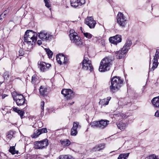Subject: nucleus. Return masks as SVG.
<instances>
[{
	"label": "nucleus",
	"instance_id": "20e7f679",
	"mask_svg": "<svg viewBox=\"0 0 159 159\" xmlns=\"http://www.w3.org/2000/svg\"><path fill=\"white\" fill-rule=\"evenodd\" d=\"M35 34L32 30H27L24 35V42L32 45L33 44V43H35L37 41V35L35 36Z\"/></svg>",
	"mask_w": 159,
	"mask_h": 159
},
{
	"label": "nucleus",
	"instance_id": "f3484780",
	"mask_svg": "<svg viewBox=\"0 0 159 159\" xmlns=\"http://www.w3.org/2000/svg\"><path fill=\"white\" fill-rule=\"evenodd\" d=\"M151 102L154 107L159 109V96L153 98Z\"/></svg>",
	"mask_w": 159,
	"mask_h": 159
},
{
	"label": "nucleus",
	"instance_id": "4468645a",
	"mask_svg": "<svg viewBox=\"0 0 159 159\" xmlns=\"http://www.w3.org/2000/svg\"><path fill=\"white\" fill-rule=\"evenodd\" d=\"M71 6L76 7L79 6H81L85 3V0H70Z\"/></svg>",
	"mask_w": 159,
	"mask_h": 159
},
{
	"label": "nucleus",
	"instance_id": "7c9ffc66",
	"mask_svg": "<svg viewBox=\"0 0 159 159\" xmlns=\"http://www.w3.org/2000/svg\"><path fill=\"white\" fill-rule=\"evenodd\" d=\"M10 76V73L7 71L5 72L3 74V76L5 80H8Z\"/></svg>",
	"mask_w": 159,
	"mask_h": 159
},
{
	"label": "nucleus",
	"instance_id": "473e14b6",
	"mask_svg": "<svg viewBox=\"0 0 159 159\" xmlns=\"http://www.w3.org/2000/svg\"><path fill=\"white\" fill-rule=\"evenodd\" d=\"M37 80V76L35 75H33L32 77L31 82L32 84H35Z\"/></svg>",
	"mask_w": 159,
	"mask_h": 159
},
{
	"label": "nucleus",
	"instance_id": "9d476101",
	"mask_svg": "<svg viewBox=\"0 0 159 159\" xmlns=\"http://www.w3.org/2000/svg\"><path fill=\"white\" fill-rule=\"evenodd\" d=\"M39 33V38L43 40H50L53 38L52 35L48 33L45 32V31H41Z\"/></svg>",
	"mask_w": 159,
	"mask_h": 159
},
{
	"label": "nucleus",
	"instance_id": "7ed1b4c3",
	"mask_svg": "<svg viewBox=\"0 0 159 159\" xmlns=\"http://www.w3.org/2000/svg\"><path fill=\"white\" fill-rule=\"evenodd\" d=\"M131 44V41L129 39H127L123 48L121 50L116 52L115 54L116 58L121 59L124 57L125 56V54L130 48V47Z\"/></svg>",
	"mask_w": 159,
	"mask_h": 159
},
{
	"label": "nucleus",
	"instance_id": "cd10ccee",
	"mask_svg": "<svg viewBox=\"0 0 159 159\" xmlns=\"http://www.w3.org/2000/svg\"><path fill=\"white\" fill-rule=\"evenodd\" d=\"M57 159H72L71 156L67 155L60 156Z\"/></svg>",
	"mask_w": 159,
	"mask_h": 159
},
{
	"label": "nucleus",
	"instance_id": "f03ea898",
	"mask_svg": "<svg viewBox=\"0 0 159 159\" xmlns=\"http://www.w3.org/2000/svg\"><path fill=\"white\" fill-rule=\"evenodd\" d=\"M113 61L112 57H108L104 58L101 61L99 70L101 72H104L109 70L110 66L111 65Z\"/></svg>",
	"mask_w": 159,
	"mask_h": 159
},
{
	"label": "nucleus",
	"instance_id": "412c9836",
	"mask_svg": "<svg viewBox=\"0 0 159 159\" xmlns=\"http://www.w3.org/2000/svg\"><path fill=\"white\" fill-rule=\"evenodd\" d=\"M153 66L150 69L151 70H153L158 65V59L154 57L153 59Z\"/></svg>",
	"mask_w": 159,
	"mask_h": 159
},
{
	"label": "nucleus",
	"instance_id": "bb28decb",
	"mask_svg": "<svg viewBox=\"0 0 159 159\" xmlns=\"http://www.w3.org/2000/svg\"><path fill=\"white\" fill-rule=\"evenodd\" d=\"M78 34L74 30H72L70 31V39H72V37L78 35Z\"/></svg>",
	"mask_w": 159,
	"mask_h": 159
},
{
	"label": "nucleus",
	"instance_id": "ea45409f",
	"mask_svg": "<svg viewBox=\"0 0 159 159\" xmlns=\"http://www.w3.org/2000/svg\"><path fill=\"white\" fill-rule=\"evenodd\" d=\"M44 1L45 3V6L48 8H49L51 7V5L49 3L47 0H44Z\"/></svg>",
	"mask_w": 159,
	"mask_h": 159
},
{
	"label": "nucleus",
	"instance_id": "a18cd8bd",
	"mask_svg": "<svg viewBox=\"0 0 159 159\" xmlns=\"http://www.w3.org/2000/svg\"><path fill=\"white\" fill-rule=\"evenodd\" d=\"M111 97H107V98L106 99V104H108L109 103V100L111 99Z\"/></svg>",
	"mask_w": 159,
	"mask_h": 159
},
{
	"label": "nucleus",
	"instance_id": "72a5a7b5",
	"mask_svg": "<svg viewBox=\"0 0 159 159\" xmlns=\"http://www.w3.org/2000/svg\"><path fill=\"white\" fill-rule=\"evenodd\" d=\"M99 104L102 106H105L108 104H106V100L105 98L100 100Z\"/></svg>",
	"mask_w": 159,
	"mask_h": 159
},
{
	"label": "nucleus",
	"instance_id": "5701e85b",
	"mask_svg": "<svg viewBox=\"0 0 159 159\" xmlns=\"http://www.w3.org/2000/svg\"><path fill=\"white\" fill-rule=\"evenodd\" d=\"M17 105L18 106H21L23 105L25 102V99H22L16 100L15 101Z\"/></svg>",
	"mask_w": 159,
	"mask_h": 159
},
{
	"label": "nucleus",
	"instance_id": "0eeeda50",
	"mask_svg": "<svg viewBox=\"0 0 159 159\" xmlns=\"http://www.w3.org/2000/svg\"><path fill=\"white\" fill-rule=\"evenodd\" d=\"M61 93L67 100L72 99L74 97V93L70 89H63Z\"/></svg>",
	"mask_w": 159,
	"mask_h": 159
},
{
	"label": "nucleus",
	"instance_id": "de8ad7c7",
	"mask_svg": "<svg viewBox=\"0 0 159 159\" xmlns=\"http://www.w3.org/2000/svg\"><path fill=\"white\" fill-rule=\"evenodd\" d=\"M68 61V58L67 57H65V59H64V61L63 62V63L66 64L67 63Z\"/></svg>",
	"mask_w": 159,
	"mask_h": 159
},
{
	"label": "nucleus",
	"instance_id": "f704fd0d",
	"mask_svg": "<svg viewBox=\"0 0 159 159\" xmlns=\"http://www.w3.org/2000/svg\"><path fill=\"white\" fill-rule=\"evenodd\" d=\"M84 35L85 37L88 39L92 38L93 37V35L89 33H84Z\"/></svg>",
	"mask_w": 159,
	"mask_h": 159
},
{
	"label": "nucleus",
	"instance_id": "6e6552de",
	"mask_svg": "<svg viewBox=\"0 0 159 159\" xmlns=\"http://www.w3.org/2000/svg\"><path fill=\"white\" fill-rule=\"evenodd\" d=\"M36 148L40 149L46 147L48 144V140L45 139L40 141H36L34 143Z\"/></svg>",
	"mask_w": 159,
	"mask_h": 159
},
{
	"label": "nucleus",
	"instance_id": "a878e982",
	"mask_svg": "<svg viewBox=\"0 0 159 159\" xmlns=\"http://www.w3.org/2000/svg\"><path fill=\"white\" fill-rule=\"evenodd\" d=\"M61 144L63 146H68L70 144V141L67 139H65L61 140Z\"/></svg>",
	"mask_w": 159,
	"mask_h": 159
},
{
	"label": "nucleus",
	"instance_id": "aec40b11",
	"mask_svg": "<svg viewBox=\"0 0 159 159\" xmlns=\"http://www.w3.org/2000/svg\"><path fill=\"white\" fill-rule=\"evenodd\" d=\"M118 129L121 130H123L125 129L128 125V124L126 123L125 124L121 121H120L118 124H116Z\"/></svg>",
	"mask_w": 159,
	"mask_h": 159
},
{
	"label": "nucleus",
	"instance_id": "3c124183",
	"mask_svg": "<svg viewBox=\"0 0 159 159\" xmlns=\"http://www.w3.org/2000/svg\"><path fill=\"white\" fill-rule=\"evenodd\" d=\"M8 96V95L5 94H2L1 95L2 99H4L6 97Z\"/></svg>",
	"mask_w": 159,
	"mask_h": 159
},
{
	"label": "nucleus",
	"instance_id": "4d7b16f0",
	"mask_svg": "<svg viewBox=\"0 0 159 159\" xmlns=\"http://www.w3.org/2000/svg\"><path fill=\"white\" fill-rule=\"evenodd\" d=\"M80 29H81V32H82V33H83V30H82V28L81 27H80Z\"/></svg>",
	"mask_w": 159,
	"mask_h": 159
},
{
	"label": "nucleus",
	"instance_id": "9b49d317",
	"mask_svg": "<svg viewBox=\"0 0 159 159\" xmlns=\"http://www.w3.org/2000/svg\"><path fill=\"white\" fill-rule=\"evenodd\" d=\"M84 23L91 29L94 28L96 24V21L93 20L92 16L88 17L85 19Z\"/></svg>",
	"mask_w": 159,
	"mask_h": 159
},
{
	"label": "nucleus",
	"instance_id": "c03bdc74",
	"mask_svg": "<svg viewBox=\"0 0 159 159\" xmlns=\"http://www.w3.org/2000/svg\"><path fill=\"white\" fill-rule=\"evenodd\" d=\"M60 59L61 61H62V63H63V62L64 61V59H65V56L63 54L60 55Z\"/></svg>",
	"mask_w": 159,
	"mask_h": 159
},
{
	"label": "nucleus",
	"instance_id": "5fc2aeb1",
	"mask_svg": "<svg viewBox=\"0 0 159 159\" xmlns=\"http://www.w3.org/2000/svg\"><path fill=\"white\" fill-rule=\"evenodd\" d=\"M37 43L38 44L40 45L41 44H42V41L41 40H38L37 41Z\"/></svg>",
	"mask_w": 159,
	"mask_h": 159
},
{
	"label": "nucleus",
	"instance_id": "09e8293b",
	"mask_svg": "<svg viewBox=\"0 0 159 159\" xmlns=\"http://www.w3.org/2000/svg\"><path fill=\"white\" fill-rule=\"evenodd\" d=\"M23 51L22 50H20L19 51V55L20 56H22L24 54Z\"/></svg>",
	"mask_w": 159,
	"mask_h": 159
},
{
	"label": "nucleus",
	"instance_id": "c9c22d12",
	"mask_svg": "<svg viewBox=\"0 0 159 159\" xmlns=\"http://www.w3.org/2000/svg\"><path fill=\"white\" fill-rule=\"evenodd\" d=\"M47 53L49 58L52 57L53 52L49 49H45Z\"/></svg>",
	"mask_w": 159,
	"mask_h": 159
},
{
	"label": "nucleus",
	"instance_id": "b1692460",
	"mask_svg": "<svg viewBox=\"0 0 159 159\" xmlns=\"http://www.w3.org/2000/svg\"><path fill=\"white\" fill-rule=\"evenodd\" d=\"M129 153H122L120 155L118 159H126L129 155Z\"/></svg>",
	"mask_w": 159,
	"mask_h": 159
},
{
	"label": "nucleus",
	"instance_id": "f257e3e1",
	"mask_svg": "<svg viewBox=\"0 0 159 159\" xmlns=\"http://www.w3.org/2000/svg\"><path fill=\"white\" fill-rule=\"evenodd\" d=\"M123 81L120 77H114L111 79V85L110 86V91L114 93L117 91L122 84Z\"/></svg>",
	"mask_w": 159,
	"mask_h": 159
},
{
	"label": "nucleus",
	"instance_id": "a211bd4d",
	"mask_svg": "<svg viewBox=\"0 0 159 159\" xmlns=\"http://www.w3.org/2000/svg\"><path fill=\"white\" fill-rule=\"evenodd\" d=\"M105 148V145L103 144H101L96 146L93 148L91 151L93 152H95L97 151H99Z\"/></svg>",
	"mask_w": 159,
	"mask_h": 159
},
{
	"label": "nucleus",
	"instance_id": "dca6fc26",
	"mask_svg": "<svg viewBox=\"0 0 159 159\" xmlns=\"http://www.w3.org/2000/svg\"><path fill=\"white\" fill-rule=\"evenodd\" d=\"M12 96L14 101L17 99L19 100L25 99L22 94L17 93L16 92L12 93Z\"/></svg>",
	"mask_w": 159,
	"mask_h": 159
},
{
	"label": "nucleus",
	"instance_id": "4be33fe9",
	"mask_svg": "<svg viewBox=\"0 0 159 159\" xmlns=\"http://www.w3.org/2000/svg\"><path fill=\"white\" fill-rule=\"evenodd\" d=\"M46 63L43 62H40V69L41 71H44L47 70L46 67Z\"/></svg>",
	"mask_w": 159,
	"mask_h": 159
},
{
	"label": "nucleus",
	"instance_id": "4c0bfd02",
	"mask_svg": "<svg viewBox=\"0 0 159 159\" xmlns=\"http://www.w3.org/2000/svg\"><path fill=\"white\" fill-rule=\"evenodd\" d=\"M60 55H61L59 56H57L56 58L57 62L59 64L61 65L62 64V61H61V59H60Z\"/></svg>",
	"mask_w": 159,
	"mask_h": 159
},
{
	"label": "nucleus",
	"instance_id": "13d9d810",
	"mask_svg": "<svg viewBox=\"0 0 159 159\" xmlns=\"http://www.w3.org/2000/svg\"><path fill=\"white\" fill-rule=\"evenodd\" d=\"M80 29H81V32H82V33H83V30H82V28L81 27H80Z\"/></svg>",
	"mask_w": 159,
	"mask_h": 159
},
{
	"label": "nucleus",
	"instance_id": "2f4dec72",
	"mask_svg": "<svg viewBox=\"0 0 159 159\" xmlns=\"http://www.w3.org/2000/svg\"><path fill=\"white\" fill-rule=\"evenodd\" d=\"M98 121H94L91 122L90 124V125H91V126L93 127H96L98 128Z\"/></svg>",
	"mask_w": 159,
	"mask_h": 159
},
{
	"label": "nucleus",
	"instance_id": "a19ab883",
	"mask_svg": "<svg viewBox=\"0 0 159 159\" xmlns=\"http://www.w3.org/2000/svg\"><path fill=\"white\" fill-rule=\"evenodd\" d=\"M149 159H159L158 157L155 155H152L149 156Z\"/></svg>",
	"mask_w": 159,
	"mask_h": 159
},
{
	"label": "nucleus",
	"instance_id": "58836bf2",
	"mask_svg": "<svg viewBox=\"0 0 159 159\" xmlns=\"http://www.w3.org/2000/svg\"><path fill=\"white\" fill-rule=\"evenodd\" d=\"M154 57L157 59L159 58V49H157L156 50V53Z\"/></svg>",
	"mask_w": 159,
	"mask_h": 159
},
{
	"label": "nucleus",
	"instance_id": "bf43d9fd",
	"mask_svg": "<svg viewBox=\"0 0 159 159\" xmlns=\"http://www.w3.org/2000/svg\"><path fill=\"white\" fill-rule=\"evenodd\" d=\"M18 79H20V78H18Z\"/></svg>",
	"mask_w": 159,
	"mask_h": 159
},
{
	"label": "nucleus",
	"instance_id": "c85d7f7f",
	"mask_svg": "<svg viewBox=\"0 0 159 159\" xmlns=\"http://www.w3.org/2000/svg\"><path fill=\"white\" fill-rule=\"evenodd\" d=\"M14 134L13 132L12 131H10L7 134L6 137L9 139H11L13 137Z\"/></svg>",
	"mask_w": 159,
	"mask_h": 159
},
{
	"label": "nucleus",
	"instance_id": "1a4fd4ad",
	"mask_svg": "<svg viewBox=\"0 0 159 159\" xmlns=\"http://www.w3.org/2000/svg\"><path fill=\"white\" fill-rule=\"evenodd\" d=\"M116 19L117 22L119 25L120 26L124 27L126 23V20L124 15L122 13L119 12L117 16Z\"/></svg>",
	"mask_w": 159,
	"mask_h": 159
},
{
	"label": "nucleus",
	"instance_id": "423d86ee",
	"mask_svg": "<svg viewBox=\"0 0 159 159\" xmlns=\"http://www.w3.org/2000/svg\"><path fill=\"white\" fill-rule=\"evenodd\" d=\"M71 43L75 44L77 47L81 48L84 46L83 40L81 38L77 35L70 39Z\"/></svg>",
	"mask_w": 159,
	"mask_h": 159
},
{
	"label": "nucleus",
	"instance_id": "ddd939ff",
	"mask_svg": "<svg viewBox=\"0 0 159 159\" xmlns=\"http://www.w3.org/2000/svg\"><path fill=\"white\" fill-rule=\"evenodd\" d=\"M81 126L79 124V123L78 122H74L73 123V126L71 129L70 134L73 136L76 135L78 132L77 131V129H80Z\"/></svg>",
	"mask_w": 159,
	"mask_h": 159
},
{
	"label": "nucleus",
	"instance_id": "680f3d73",
	"mask_svg": "<svg viewBox=\"0 0 159 159\" xmlns=\"http://www.w3.org/2000/svg\"><path fill=\"white\" fill-rule=\"evenodd\" d=\"M72 159H73L72 158Z\"/></svg>",
	"mask_w": 159,
	"mask_h": 159
},
{
	"label": "nucleus",
	"instance_id": "c756f323",
	"mask_svg": "<svg viewBox=\"0 0 159 159\" xmlns=\"http://www.w3.org/2000/svg\"><path fill=\"white\" fill-rule=\"evenodd\" d=\"M40 134V133L39 132V131L38 129L31 135V137L33 138H35L38 137Z\"/></svg>",
	"mask_w": 159,
	"mask_h": 159
},
{
	"label": "nucleus",
	"instance_id": "49530a36",
	"mask_svg": "<svg viewBox=\"0 0 159 159\" xmlns=\"http://www.w3.org/2000/svg\"><path fill=\"white\" fill-rule=\"evenodd\" d=\"M118 117L120 116L123 118L125 117V116H124V115L123 113H119V114H118Z\"/></svg>",
	"mask_w": 159,
	"mask_h": 159
},
{
	"label": "nucleus",
	"instance_id": "6e6d98bb",
	"mask_svg": "<svg viewBox=\"0 0 159 159\" xmlns=\"http://www.w3.org/2000/svg\"><path fill=\"white\" fill-rule=\"evenodd\" d=\"M74 103V101H73L71 103H69V102H68V105H72Z\"/></svg>",
	"mask_w": 159,
	"mask_h": 159
},
{
	"label": "nucleus",
	"instance_id": "603ef678",
	"mask_svg": "<svg viewBox=\"0 0 159 159\" xmlns=\"http://www.w3.org/2000/svg\"><path fill=\"white\" fill-rule=\"evenodd\" d=\"M19 110V109L16 108H13V110L16 112H18V111Z\"/></svg>",
	"mask_w": 159,
	"mask_h": 159
},
{
	"label": "nucleus",
	"instance_id": "e433bc0d",
	"mask_svg": "<svg viewBox=\"0 0 159 159\" xmlns=\"http://www.w3.org/2000/svg\"><path fill=\"white\" fill-rule=\"evenodd\" d=\"M39 132L40 133V134L45 133L47 132V129L46 128H43L40 129H38Z\"/></svg>",
	"mask_w": 159,
	"mask_h": 159
},
{
	"label": "nucleus",
	"instance_id": "8fccbe9b",
	"mask_svg": "<svg viewBox=\"0 0 159 159\" xmlns=\"http://www.w3.org/2000/svg\"><path fill=\"white\" fill-rule=\"evenodd\" d=\"M155 116L157 117H159V111H157L155 112Z\"/></svg>",
	"mask_w": 159,
	"mask_h": 159
},
{
	"label": "nucleus",
	"instance_id": "37998d69",
	"mask_svg": "<svg viewBox=\"0 0 159 159\" xmlns=\"http://www.w3.org/2000/svg\"><path fill=\"white\" fill-rule=\"evenodd\" d=\"M44 105V102L43 101H42L40 103V107L41 108L42 111H43Z\"/></svg>",
	"mask_w": 159,
	"mask_h": 159
},
{
	"label": "nucleus",
	"instance_id": "6ab92c4d",
	"mask_svg": "<svg viewBox=\"0 0 159 159\" xmlns=\"http://www.w3.org/2000/svg\"><path fill=\"white\" fill-rule=\"evenodd\" d=\"M47 90V88L43 87L42 86H41L39 89L40 94L43 97L47 96L48 94Z\"/></svg>",
	"mask_w": 159,
	"mask_h": 159
},
{
	"label": "nucleus",
	"instance_id": "f8f14e48",
	"mask_svg": "<svg viewBox=\"0 0 159 159\" xmlns=\"http://www.w3.org/2000/svg\"><path fill=\"white\" fill-rule=\"evenodd\" d=\"M121 40V36L119 34H117L115 36L111 37L109 38V41L111 43L116 45L120 42Z\"/></svg>",
	"mask_w": 159,
	"mask_h": 159
},
{
	"label": "nucleus",
	"instance_id": "79ce46f5",
	"mask_svg": "<svg viewBox=\"0 0 159 159\" xmlns=\"http://www.w3.org/2000/svg\"><path fill=\"white\" fill-rule=\"evenodd\" d=\"M17 113L20 116L21 118H22L24 115V112L19 110Z\"/></svg>",
	"mask_w": 159,
	"mask_h": 159
},
{
	"label": "nucleus",
	"instance_id": "393cba45",
	"mask_svg": "<svg viewBox=\"0 0 159 159\" xmlns=\"http://www.w3.org/2000/svg\"><path fill=\"white\" fill-rule=\"evenodd\" d=\"M9 152L12 154H18V151L15 150V146H11L10 147Z\"/></svg>",
	"mask_w": 159,
	"mask_h": 159
},
{
	"label": "nucleus",
	"instance_id": "052dcab7",
	"mask_svg": "<svg viewBox=\"0 0 159 159\" xmlns=\"http://www.w3.org/2000/svg\"><path fill=\"white\" fill-rule=\"evenodd\" d=\"M1 84V83H0V85Z\"/></svg>",
	"mask_w": 159,
	"mask_h": 159
},
{
	"label": "nucleus",
	"instance_id": "864d4df0",
	"mask_svg": "<svg viewBox=\"0 0 159 159\" xmlns=\"http://www.w3.org/2000/svg\"><path fill=\"white\" fill-rule=\"evenodd\" d=\"M46 67H47V70L51 66V65L50 64H47L46 63Z\"/></svg>",
	"mask_w": 159,
	"mask_h": 159
},
{
	"label": "nucleus",
	"instance_id": "39448f33",
	"mask_svg": "<svg viewBox=\"0 0 159 159\" xmlns=\"http://www.w3.org/2000/svg\"><path fill=\"white\" fill-rule=\"evenodd\" d=\"M89 57L88 53L84 55V59L81 62L82 69L84 70H89L90 72H92L93 70V67L91 64V61L89 59Z\"/></svg>",
	"mask_w": 159,
	"mask_h": 159
},
{
	"label": "nucleus",
	"instance_id": "2eb2a0df",
	"mask_svg": "<svg viewBox=\"0 0 159 159\" xmlns=\"http://www.w3.org/2000/svg\"><path fill=\"white\" fill-rule=\"evenodd\" d=\"M98 128L103 129L106 128L109 123V121L106 120H101L98 121Z\"/></svg>",
	"mask_w": 159,
	"mask_h": 159
}]
</instances>
